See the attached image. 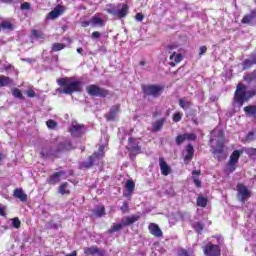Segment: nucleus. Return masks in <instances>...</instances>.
Masks as SVG:
<instances>
[{
  "instance_id": "nucleus-36",
  "label": "nucleus",
  "mask_w": 256,
  "mask_h": 256,
  "mask_svg": "<svg viewBox=\"0 0 256 256\" xmlns=\"http://www.w3.org/2000/svg\"><path fill=\"white\" fill-rule=\"evenodd\" d=\"M243 111H245L246 115L248 116H255L256 115V105H248L243 107Z\"/></svg>"
},
{
  "instance_id": "nucleus-16",
  "label": "nucleus",
  "mask_w": 256,
  "mask_h": 256,
  "mask_svg": "<svg viewBox=\"0 0 256 256\" xmlns=\"http://www.w3.org/2000/svg\"><path fill=\"white\" fill-rule=\"evenodd\" d=\"M84 254L87 255V256H94V255H98V256H105L106 254V251L103 250L102 248H99V247H87L85 250H84Z\"/></svg>"
},
{
  "instance_id": "nucleus-34",
  "label": "nucleus",
  "mask_w": 256,
  "mask_h": 256,
  "mask_svg": "<svg viewBox=\"0 0 256 256\" xmlns=\"http://www.w3.org/2000/svg\"><path fill=\"white\" fill-rule=\"evenodd\" d=\"M196 203L198 207L205 208L207 207L208 199L205 198L203 195H198Z\"/></svg>"
},
{
  "instance_id": "nucleus-28",
  "label": "nucleus",
  "mask_w": 256,
  "mask_h": 256,
  "mask_svg": "<svg viewBox=\"0 0 256 256\" xmlns=\"http://www.w3.org/2000/svg\"><path fill=\"white\" fill-rule=\"evenodd\" d=\"M90 21H91V24L93 27H104L105 26V20H103L97 14H95V16H92Z\"/></svg>"
},
{
  "instance_id": "nucleus-19",
  "label": "nucleus",
  "mask_w": 256,
  "mask_h": 256,
  "mask_svg": "<svg viewBox=\"0 0 256 256\" xmlns=\"http://www.w3.org/2000/svg\"><path fill=\"white\" fill-rule=\"evenodd\" d=\"M64 13V9L62 6H57L54 8V10L50 11V13L47 14L46 19L47 20H55L58 17H60Z\"/></svg>"
},
{
  "instance_id": "nucleus-8",
  "label": "nucleus",
  "mask_w": 256,
  "mask_h": 256,
  "mask_svg": "<svg viewBox=\"0 0 256 256\" xmlns=\"http://www.w3.org/2000/svg\"><path fill=\"white\" fill-rule=\"evenodd\" d=\"M237 197L241 203H246L252 196V192L248 190V187L242 183L237 184Z\"/></svg>"
},
{
  "instance_id": "nucleus-59",
  "label": "nucleus",
  "mask_w": 256,
  "mask_h": 256,
  "mask_svg": "<svg viewBox=\"0 0 256 256\" xmlns=\"http://www.w3.org/2000/svg\"><path fill=\"white\" fill-rule=\"evenodd\" d=\"M136 155H138V154H136V152H130L129 157H130V159L133 160L136 158Z\"/></svg>"
},
{
  "instance_id": "nucleus-57",
  "label": "nucleus",
  "mask_w": 256,
  "mask_h": 256,
  "mask_svg": "<svg viewBox=\"0 0 256 256\" xmlns=\"http://www.w3.org/2000/svg\"><path fill=\"white\" fill-rule=\"evenodd\" d=\"M6 213H5V208L4 207H0V216L1 217H5Z\"/></svg>"
},
{
  "instance_id": "nucleus-5",
  "label": "nucleus",
  "mask_w": 256,
  "mask_h": 256,
  "mask_svg": "<svg viewBox=\"0 0 256 256\" xmlns=\"http://www.w3.org/2000/svg\"><path fill=\"white\" fill-rule=\"evenodd\" d=\"M87 93L91 97H99L102 99H105L106 97L110 96V91L107 90L106 88L99 87L97 85H88L87 88Z\"/></svg>"
},
{
  "instance_id": "nucleus-47",
  "label": "nucleus",
  "mask_w": 256,
  "mask_h": 256,
  "mask_svg": "<svg viewBox=\"0 0 256 256\" xmlns=\"http://www.w3.org/2000/svg\"><path fill=\"white\" fill-rule=\"evenodd\" d=\"M32 8H31V4L30 2H24L21 4L20 6V10L21 11H30Z\"/></svg>"
},
{
  "instance_id": "nucleus-12",
  "label": "nucleus",
  "mask_w": 256,
  "mask_h": 256,
  "mask_svg": "<svg viewBox=\"0 0 256 256\" xmlns=\"http://www.w3.org/2000/svg\"><path fill=\"white\" fill-rule=\"evenodd\" d=\"M195 156V148H193V145L189 143L185 147V157H183V162H185V165H188L193 157Z\"/></svg>"
},
{
  "instance_id": "nucleus-3",
  "label": "nucleus",
  "mask_w": 256,
  "mask_h": 256,
  "mask_svg": "<svg viewBox=\"0 0 256 256\" xmlns=\"http://www.w3.org/2000/svg\"><path fill=\"white\" fill-rule=\"evenodd\" d=\"M106 9V12L112 16H117L118 19H124L128 16L129 6L126 3H118L117 6L111 5Z\"/></svg>"
},
{
  "instance_id": "nucleus-50",
  "label": "nucleus",
  "mask_w": 256,
  "mask_h": 256,
  "mask_svg": "<svg viewBox=\"0 0 256 256\" xmlns=\"http://www.w3.org/2000/svg\"><path fill=\"white\" fill-rule=\"evenodd\" d=\"M178 256H191V253L185 248H181L178 252Z\"/></svg>"
},
{
  "instance_id": "nucleus-41",
  "label": "nucleus",
  "mask_w": 256,
  "mask_h": 256,
  "mask_svg": "<svg viewBox=\"0 0 256 256\" xmlns=\"http://www.w3.org/2000/svg\"><path fill=\"white\" fill-rule=\"evenodd\" d=\"M12 95L14 96V98L16 99H21L23 100L24 97H23V93L21 92V90L19 88H14L12 90Z\"/></svg>"
},
{
  "instance_id": "nucleus-9",
  "label": "nucleus",
  "mask_w": 256,
  "mask_h": 256,
  "mask_svg": "<svg viewBox=\"0 0 256 256\" xmlns=\"http://www.w3.org/2000/svg\"><path fill=\"white\" fill-rule=\"evenodd\" d=\"M205 256H221V247L218 244H212L209 242L204 247Z\"/></svg>"
},
{
  "instance_id": "nucleus-21",
  "label": "nucleus",
  "mask_w": 256,
  "mask_h": 256,
  "mask_svg": "<svg viewBox=\"0 0 256 256\" xmlns=\"http://www.w3.org/2000/svg\"><path fill=\"white\" fill-rule=\"evenodd\" d=\"M139 219H140L139 215H132V216H128V217H123L122 222L120 224L125 226V227H128V226H131V225L135 224L137 221H139Z\"/></svg>"
},
{
  "instance_id": "nucleus-15",
  "label": "nucleus",
  "mask_w": 256,
  "mask_h": 256,
  "mask_svg": "<svg viewBox=\"0 0 256 256\" xmlns=\"http://www.w3.org/2000/svg\"><path fill=\"white\" fill-rule=\"evenodd\" d=\"M148 231L155 238H162L163 237V232H162L161 228H159L157 223L152 222L151 224H149L148 225Z\"/></svg>"
},
{
  "instance_id": "nucleus-20",
  "label": "nucleus",
  "mask_w": 256,
  "mask_h": 256,
  "mask_svg": "<svg viewBox=\"0 0 256 256\" xmlns=\"http://www.w3.org/2000/svg\"><path fill=\"white\" fill-rule=\"evenodd\" d=\"M212 153H213V157L216 160H218V162H222L223 160L226 159V154H225V151L223 150V145L216 147Z\"/></svg>"
},
{
  "instance_id": "nucleus-35",
  "label": "nucleus",
  "mask_w": 256,
  "mask_h": 256,
  "mask_svg": "<svg viewBox=\"0 0 256 256\" xmlns=\"http://www.w3.org/2000/svg\"><path fill=\"white\" fill-rule=\"evenodd\" d=\"M124 227L126 226L121 223L114 224L110 229L107 230V233L110 235L114 234L115 232L121 231Z\"/></svg>"
},
{
  "instance_id": "nucleus-31",
  "label": "nucleus",
  "mask_w": 256,
  "mask_h": 256,
  "mask_svg": "<svg viewBox=\"0 0 256 256\" xmlns=\"http://www.w3.org/2000/svg\"><path fill=\"white\" fill-rule=\"evenodd\" d=\"M243 81L247 82V83H256V69L253 70L252 73H248L243 75Z\"/></svg>"
},
{
  "instance_id": "nucleus-61",
  "label": "nucleus",
  "mask_w": 256,
  "mask_h": 256,
  "mask_svg": "<svg viewBox=\"0 0 256 256\" xmlns=\"http://www.w3.org/2000/svg\"><path fill=\"white\" fill-rule=\"evenodd\" d=\"M76 51H77L78 54L83 55V54H82V53H83V48H77Z\"/></svg>"
},
{
  "instance_id": "nucleus-40",
  "label": "nucleus",
  "mask_w": 256,
  "mask_h": 256,
  "mask_svg": "<svg viewBox=\"0 0 256 256\" xmlns=\"http://www.w3.org/2000/svg\"><path fill=\"white\" fill-rule=\"evenodd\" d=\"M183 116L184 114L182 112H175L174 114H172V122L178 123L182 121Z\"/></svg>"
},
{
  "instance_id": "nucleus-26",
  "label": "nucleus",
  "mask_w": 256,
  "mask_h": 256,
  "mask_svg": "<svg viewBox=\"0 0 256 256\" xmlns=\"http://www.w3.org/2000/svg\"><path fill=\"white\" fill-rule=\"evenodd\" d=\"M256 19V9L250 11V14H246L241 19V24H251Z\"/></svg>"
},
{
  "instance_id": "nucleus-29",
  "label": "nucleus",
  "mask_w": 256,
  "mask_h": 256,
  "mask_svg": "<svg viewBox=\"0 0 256 256\" xmlns=\"http://www.w3.org/2000/svg\"><path fill=\"white\" fill-rule=\"evenodd\" d=\"M10 85H13L12 78L5 75H0V87H8Z\"/></svg>"
},
{
  "instance_id": "nucleus-55",
  "label": "nucleus",
  "mask_w": 256,
  "mask_h": 256,
  "mask_svg": "<svg viewBox=\"0 0 256 256\" xmlns=\"http://www.w3.org/2000/svg\"><path fill=\"white\" fill-rule=\"evenodd\" d=\"M91 37L94 39L101 38V32L95 31L92 33Z\"/></svg>"
},
{
  "instance_id": "nucleus-64",
  "label": "nucleus",
  "mask_w": 256,
  "mask_h": 256,
  "mask_svg": "<svg viewBox=\"0 0 256 256\" xmlns=\"http://www.w3.org/2000/svg\"><path fill=\"white\" fill-rule=\"evenodd\" d=\"M139 65L140 66H144L145 65V61H140Z\"/></svg>"
},
{
  "instance_id": "nucleus-42",
  "label": "nucleus",
  "mask_w": 256,
  "mask_h": 256,
  "mask_svg": "<svg viewBox=\"0 0 256 256\" xmlns=\"http://www.w3.org/2000/svg\"><path fill=\"white\" fill-rule=\"evenodd\" d=\"M0 26L2 27L3 30H13V24L9 21H3L2 23H0Z\"/></svg>"
},
{
  "instance_id": "nucleus-48",
  "label": "nucleus",
  "mask_w": 256,
  "mask_h": 256,
  "mask_svg": "<svg viewBox=\"0 0 256 256\" xmlns=\"http://www.w3.org/2000/svg\"><path fill=\"white\" fill-rule=\"evenodd\" d=\"M185 141H186V138H185V136L182 135V134H179V135L177 136V138H175V143H176L177 145H181V144L184 143Z\"/></svg>"
},
{
  "instance_id": "nucleus-1",
  "label": "nucleus",
  "mask_w": 256,
  "mask_h": 256,
  "mask_svg": "<svg viewBox=\"0 0 256 256\" xmlns=\"http://www.w3.org/2000/svg\"><path fill=\"white\" fill-rule=\"evenodd\" d=\"M57 85L62 87L61 89H58L59 93L65 95H72L83 91V82L76 81L74 77L59 78L57 79Z\"/></svg>"
},
{
  "instance_id": "nucleus-14",
  "label": "nucleus",
  "mask_w": 256,
  "mask_h": 256,
  "mask_svg": "<svg viewBox=\"0 0 256 256\" xmlns=\"http://www.w3.org/2000/svg\"><path fill=\"white\" fill-rule=\"evenodd\" d=\"M65 175L64 171H59L57 173L52 174L51 176H48L46 183L50 186H55L61 181V176Z\"/></svg>"
},
{
  "instance_id": "nucleus-23",
  "label": "nucleus",
  "mask_w": 256,
  "mask_h": 256,
  "mask_svg": "<svg viewBox=\"0 0 256 256\" xmlns=\"http://www.w3.org/2000/svg\"><path fill=\"white\" fill-rule=\"evenodd\" d=\"M75 147H73L71 141L59 143L57 146V153H63L66 151H72Z\"/></svg>"
},
{
  "instance_id": "nucleus-54",
  "label": "nucleus",
  "mask_w": 256,
  "mask_h": 256,
  "mask_svg": "<svg viewBox=\"0 0 256 256\" xmlns=\"http://www.w3.org/2000/svg\"><path fill=\"white\" fill-rule=\"evenodd\" d=\"M135 19L136 21L141 22L144 20V15L142 13H137Z\"/></svg>"
},
{
  "instance_id": "nucleus-2",
  "label": "nucleus",
  "mask_w": 256,
  "mask_h": 256,
  "mask_svg": "<svg viewBox=\"0 0 256 256\" xmlns=\"http://www.w3.org/2000/svg\"><path fill=\"white\" fill-rule=\"evenodd\" d=\"M255 96H256L255 89L247 90L246 85L242 83H238L237 90H235L234 99H235V102H237L240 107H242L245 102L249 101V99H252Z\"/></svg>"
},
{
  "instance_id": "nucleus-18",
  "label": "nucleus",
  "mask_w": 256,
  "mask_h": 256,
  "mask_svg": "<svg viewBox=\"0 0 256 256\" xmlns=\"http://www.w3.org/2000/svg\"><path fill=\"white\" fill-rule=\"evenodd\" d=\"M91 213L92 218H102L106 215V208L104 205L95 206V208L91 210Z\"/></svg>"
},
{
  "instance_id": "nucleus-24",
  "label": "nucleus",
  "mask_w": 256,
  "mask_h": 256,
  "mask_svg": "<svg viewBox=\"0 0 256 256\" xmlns=\"http://www.w3.org/2000/svg\"><path fill=\"white\" fill-rule=\"evenodd\" d=\"M184 59V56L182 54H176L175 52H172L170 55V63L169 65L174 68L177 64L181 63Z\"/></svg>"
},
{
  "instance_id": "nucleus-13",
  "label": "nucleus",
  "mask_w": 256,
  "mask_h": 256,
  "mask_svg": "<svg viewBox=\"0 0 256 256\" xmlns=\"http://www.w3.org/2000/svg\"><path fill=\"white\" fill-rule=\"evenodd\" d=\"M126 150H128L130 153H141V146H139V143H136L135 138H129L128 139V146H126Z\"/></svg>"
},
{
  "instance_id": "nucleus-4",
  "label": "nucleus",
  "mask_w": 256,
  "mask_h": 256,
  "mask_svg": "<svg viewBox=\"0 0 256 256\" xmlns=\"http://www.w3.org/2000/svg\"><path fill=\"white\" fill-rule=\"evenodd\" d=\"M142 93H144L145 96H151L154 99H158L162 96L163 92L165 91L164 85H141Z\"/></svg>"
},
{
  "instance_id": "nucleus-37",
  "label": "nucleus",
  "mask_w": 256,
  "mask_h": 256,
  "mask_svg": "<svg viewBox=\"0 0 256 256\" xmlns=\"http://www.w3.org/2000/svg\"><path fill=\"white\" fill-rule=\"evenodd\" d=\"M239 151H242V154L246 153L250 158L256 157V148H242Z\"/></svg>"
},
{
  "instance_id": "nucleus-44",
  "label": "nucleus",
  "mask_w": 256,
  "mask_h": 256,
  "mask_svg": "<svg viewBox=\"0 0 256 256\" xmlns=\"http://www.w3.org/2000/svg\"><path fill=\"white\" fill-rule=\"evenodd\" d=\"M32 35H33V37L38 38V39H44L45 38L44 33H42L39 30H35V29L32 30Z\"/></svg>"
},
{
  "instance_id": "nucleus-39",
  "label": "nucleus",
  "mask_w": 256,
  "mask_h": 256,
  "mask_svg": "<svg viewBox=\"0 0 256 256\" xmlns=\"http://www.w3.org/2000/svg\"><path fill=\"white\" fill-rule=\"evenodd\" d=\"M66 48V45L65 44H61V43H54L52 44L51 46V52H60L62 51L63 49Z\"/></svg>"
},
{
  "instance_id": "nucleus-6",
  "label": "nucleus",
  "mask_w": 256,
  "mask_h": 256,
  "mask_svg": "<svg viewBox=\"0 0 256 256\" xmlns=\"http://www.w3.org/2000/svg\"><path fill=\"white\" fill-rule=\"evenodd\" d=\"M104 151H105V146H103V145L99 146V152L102 154H100L98 152L93 153L91 156H89L87 162H81V164H80L81 169H91V167L94 166L96 159L105 157Z\"/></svg>"
},
{
  "instance_id": "nucleus-63",
  "label": "nucleus",
  "mask_w": 256,
  "mask_h": 256,
  "mask_svg": "<svg viewBox=\"0 0 256 256\" xmlns=\"http://www.w3.org/2000/svg\"><path fill=\"white\" fill-rule=\"evenodd\" d=\"M3 3H9L11 4L13 2V0H1Z\"/></svg>"
},
{
  "instance_id": "nucleus-33",
  "label": "nucleus",
  "mask_w": 256,
  "mask_h": 256,
  "mask_svg": "<svg viewBox=\"0 0 256 256\" xmlns=\"http://www.w3.org/2000/svg\"><path fill=\"white\" fill-rule=\"evenodd\" d=\"M179 107L183 109V111H186L192 107V102L186 101L185 98H181L178 101Z\"/></svg>"
},
{
  "instance_id": "nucleus-17",
  "label": "nucleus",
  "mask_w": 256,
  "mask_h": 256,
  "mask_svg": "<svg viewBox=\"0 0 256 256\" xmlns=\"http://www.w3.org/2000/svg\"><path fill=\"white\" fill-rule=\"evenodd\" d=\"M255 65H256V53L254 55L250 56V58L243 60L242 70L248 71Z\"/></svg>"
},
{
  "instance_id": "nucleus-10",
  "label": "nucleus",
  "mask_w": 256,
  "mask_h": 256,
  "mask_svg": "<svg viewBox=\"0 0 256 256\" xmlns=\"http://www.w3.org/2000/svg\"><path fill=\"white\" fill-rule=\"evenodd\" d=\"M84 125L83 124H72L69 128V133L74 138H81L84 135Z\"/></svg>"
},
{
  "instance_id": "nucleus-45",
  "label": "nucleus",
  "mask_w": 256,
  "mask_h": 256,
  "mask_svg": "<svg viewBox=\"0 0 256 256\" xmlns=\"http://www.w3.org/2000/svg\"><path fill=\"white\" fill-rule=\"evenodd\" d=\"M12 226L15 228V229H20L21 227V221L19 220V217H14L12 219Z\"/></svg>"
},
{
  "instance_id": "nucleus-52",
  "label": "nucleus",
  "mask_w": 256,
  "mask_h": 256,
  "mask_svg": "<svg viewBox=\"0 0 256 256\" xmlns=\"http://www.w3.org/2000/svg\"><path fill=\"white\" fill-rule=\"evenodd\" d=\"M205 53H207V46H202L199 49L198 55L201 57L203 56Z\"/></svg>"
},
{
  "instance_id": "nucleus-62",
  "label": "nucleus",
  "mask_w": 256,
  "mask_h": 256,
  "mask_svg": "<svg viewBox=\"0 0 256 256\" xmlns=\"http://www.w3.org/2000/svg\"><path fill=\"white\" fill-rule=\"evenodd\" d=\"M66 256H77V252L76 251H73L72 253L66 255Z\"/></svg>"
},
{
  "instance_id": "nucleus-30",
  "label": "nucleus",
  "mask_w": 256,
  "mask_h": 256,
  "mask_svg": "<svg viewBox=\"0 0 256 256\" xmlns=\"http://www.w3.org/2000/svg\"><path fill=\"white\" fill-rule=\"evenodd\" d=\"M192 175H193L192 180H193L194 185H196V187L198 189H200L201 188V181H200L199 177H197V176L201 175V170H193Z\"/></svg>"
},
{
  "instance_id": "nucleus-58",
  "label": "nucleus",
  "mask_w": 256,
  "mask_h": 256,
  "mask_svg": "<svg viewBox=\"0 0 256 256\" xmlns=\"http://www.w3.org/2000/svg\"><path fill=\"white\" fill-rule=\"evenodd\" d=\"M174 49H177V45H174V44H172V45H168L167 46V50H174Z\"/></svg>"
},
{
  "instance_id": "nucleus-7",
  "label": "nucleus",
  "mask_w": 256,
  "mask_h": 256,
  "mask_svg": "<svg viewBox=\"0 0 256 256\" xmlns=\"http://www.w3.org/2000/svg\"><path fill=\"white\" fill-rule=\"evenodd\" d=\"M241 156H242V151H239V150L232 151L230 155V160H228L226 165L227 173L231 174L237 169V164Z\"/></svg>"
},
{
  "instance_id": "nucleus-11",
  "label": "nucleus",
  "mask_w": 256,
  "mask_h": 256,
  "mask_svg": "<svg viewBox=\"0 0 256 256\" xmlns=\"http://www.w3.org/2000/svg\"><path fill=\"white\" fill-rule=\"evenodd\" d=\"M120 111L121 104H114L110 107V112L104 115V118H106V121H115V118H117V115L120 113Z\"/></svg>"
},
{
  "instance_id": "nucleus-22",
  "label": "nucleus",
  "mask_w": 256,
  "mask_h": 256,
  "mask_svg": "<svg viewBox=\"0 0 256 256\" xmlns=\"http://www.w3.org/2000/svg\"><path fill=\"white\" fill-rule=\"evenodd\" d=\"M159 166H160V172L162 175L167 176L171 173V168L169 165H167V162L163 157L159 158Z\"/></svg>"
},
{
  "instance_id": "nucleus-53",
  "label": "nucleus",
  "mask_w": 256,
  "mask_h": 256,
  "mask_svg": "<svg viewBox=\"0 0 256 256\" xmlns=\"http://www.w3.org/2000/svg\"><path fill=\"white\" fill-rule=\"evenodd\" d=\"M27 96H28V98H35L36 97V93L32 89H28Z\"/></svg>"
},
{
  "instance_id": "nucleus-51",
  "label": "nucleus",
  "mask_w": 256,
  "mask_h": 256,
  "mask_svg": "<svg viewBox=\"0 0 256 256\" xmlns=\"http://www.w3.org/2000/svg\"><path fill=\"white\" fill-rule=\"evenodd\" d=\"M121 211H122L123 214L129 212V204H128V202H123V204L121 206Z\"/></svg>"
},
{
  "instance_id": "nucleus-27",
  "label": "nucleus",
  "mask_w": 256,
  "mask_h": 256,
  "mask_svg": "<svg viewBox=\"0 0 256 256\" xmlns=\"http://www.w3.org/2000/svg\"><path fill=\"white\" fill-rule=\"evenodd\" d=\"M165 123H166V118H160V119L156 120L152 124V131L153 132L161 131L163 129V126H165Z\"/></svg>"
},
{
  "instance_id": "nucleus-25",
  "label": "nucleus",
  "mask_w": 256,
  "mask_h": 256,
  "mask_svg": "<svg viewBox=\"0 0 256 256\" xmlns=\"http://www.w3.org/2000/svg\"><path fill=\"white\" fill-rule=\"evenodd\" d=\"M13 196L14 198L20 200L22 203H25L28 200L27 194H25L23 189H20V188H17L16 190H14Z\"/></svg>"
},
{
  "instance_id": "nucleus-46",
  "label": "nucleus",
  "mask_w": 256,
  "mask_h": 256,
  "mask_svg": "<svg viewBox=\"0 0 256 256\" xmlns=\"http://www.w3.org/2000/svg\"><path fill=\"white\" fill-rule=\"evenodd\" d=\"M183 136H185V140H189V141H196L197 140V136L194 133H185L182 134Z\"/></svg>"
},
{
  "instance_id": "nucleus-38",
  "label": "nucleus",
  "mask_w": 256,
  "mask_h": 256,
  "mask_svg": "<svg viewBox=\"0 0 256 256\" xmlns=\"http://www.w3.org/2000/svg\"><path fill=\"white\" fill-rule=\"evenodd\" d=\"M125 188L128 190L129 195H132L133 191H135V182H133L131 179L127 180Z\"/></svg>"
},
{
  "instance_id": "nucleus-43",
  "label": "nucleus",
  "mask_w": 256,
  "mask_h": 256,
  "mask_svg": "<svg viewBox=\"0 0 256 256\" xmlns=\"http://www.w3.org/2000/svg\"><path fill=\"white\" fill-rule=\"evenodd\" d=\"M193 229L196 233L200 234L204 229V224L202 222H196V224L193 225Z\"/></svg>"
},
{
  "instance_id": "nucleus-60",
  "label": "nucleus",
  "mask_w": 256,
  "mask_h": 256,
  "mask_svg": "<svg viewBox=\"0 0 256 256\" xmlns=\"http://www.w3.org/2000/svg\"><path fill=\"white\" fill-rule=\"evenodd\" d=\"M160 115V113L158 112V110H156L155 112H153V118H158Z\"/></svg>"
},
{
  "instance_id": "nucleus-49",
  "label": "nucleus",
  "mask_w": 256,
  "mask_h": 256,
  "mask_svg": "<svg viewBox=\"0 0 256 256\" xmlns=\"http://www.w3.org/2000/svg\"><path fill=\"white\" fill-rule=\"evenodd\" d=\"M46 125H47L48 129H54L55 127H57V122L50 119L46 122Z\"/></svg>"
},
{
  "instance_id": "nucleus-32",
  "label": "nucleus",
  "mask_w": 256,
  "mask_h": 256,
  "mask_svg": "<svg viewBox=\"0 0 256 256\" xmlns=\"http://www.w3.org/2000/svg\"><path fill=\"white\" fill-rule=\"evenodd\" d=\"M68 187H69L68 182H63L58 188L59 194L71 195V190H68Z\"/></svg>"
},
{
  "instance_id": "nucleus-56",
  "label": "nucleus",
  "mask_w": 256,
  "mask_h": 256,
  "mask_svg": "<svg viewBox=\"0 0 256 256\" xmlns=\"http://www.w3.org/2000/svg\"><path fill=\"white\" fill-rule=\"evenodd\" d=\"M90 24H91L90 20L89 21H84V22H81V27L86 28V27L90 26Z\"/></svg>"
}]
</instances>
